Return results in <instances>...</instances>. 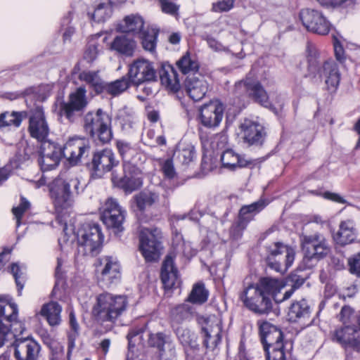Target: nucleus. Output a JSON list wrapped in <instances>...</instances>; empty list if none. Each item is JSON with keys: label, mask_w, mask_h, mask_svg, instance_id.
Listing matches in <instances>:
<instances>
[{"label": "nucleus", "mask_w": 360, "mask_h": 360, "mask_svg": "<svg viewBox=\"0 0 360 360\" xmlns=\"http://www.w3.org/2000/svg\"><path fill=\"white\" fill-rule=\"evenodd\" d=\"M257 324L266 359L286 360L292 345L288 349L289 343L284 340L283 331L268 321H258Z\"/></svg>", "instance_id": "obj_1"}, {"label": "nucleus", "mask_w": 360, "mask_h": 360, "mask_svg": "<svg viewBox=\"0 0 360 360\" xmlns=\"http://www.w3.org/2000/svg\"><path fill=\"white\" fill-rule=\"evenodd\" d=\"M307 52L309 76L312 78H324L328 90L330 92L335 91L340 81V73L337 63L333 60H328L321 65L318 60V51L311 44L307 45Z\"/></svg>", "instance_id": "obj_2"}, {"label": "nucleus", "mask_w": 360, "mask_h": 360, "mask_svg": "<svg viewBox=\"0 0 360 360\" xmlns=\"http://www.w3.org/2000/svg\"><path fill=\"white\" fill-rule=\"evenodd\" d=\"M80 181L66 173L60 174L49 184L51 198L56 209L70 207L79 191Z\"/></svg>", "instance_id": "obj_3"}, {"label": "nucleus", "mask_w": 360, "mask_h": 360, "mask_svg": "<svg viewBox=\"0 0 360 360\" xmlns=\"http://www.w3.org/2000/svg\"><path fill=\"white\" fill-rule=\"evenodd\" d=\"M127 298L109 292L99 294L92 309V316L101 322L114 323L127 309Z\"/></svg>", "instance_id": "obj_4"}, {"label": "nucleus", "mask_w": 360, "mask_h": 360, "mask_svg": "<svg viewBox=\"0 0 360 360\" xmlns=\"http://www.w3.org/2000/svg\"><path fill=\"white\" fill-rule=\"evenodd\" d=\"M238 298L247 309L257 315L267 314L273 308L271 297L264 295L255 283L248 281V278L243 281Z\"/></svg>", "instance_id": "obj_5"}, {"label": "nucleus", "mask_w": 360, "mask_h": 360, "mask_svg": "<svg viewBox=\"0 0 360 360\" xmlns=\"http://www.w3.org/2000/svg\"><path fill=\"white\" fill-rule=\"evenodd\" d=\"M83 127L88 135L97 138L102 143L110 142L112 138L111 117L101 108L84 115Z\"/></svg>", "instance_id": "obj_6"}, {"label": "nucleus", "mask_w": 360, "mask_h": 360, "mask_svg": "<svg viewBox=\"0 0 360 360\" xmlns=\"http://www.w3.org/2000/svg\"><path fill=\"white\" fill-rule=\"evenodd\" d=\"M77 243L84 255L97 254L104 239L101 226L96 222L83 224L77 232Z\"/></svg>", "instance_id": "obj_7"}, {"label": "nucleus", "mask_w": 360, "mask_h": 360, "mask_svg": "<svg viewBox=\"0 0 360 360\" xmlns=\"http://www.w3.org/2000/svg\"><path fill=\"white\" fill-rule=\"evenodd\" d=\"M301 242L304 262H318L327 257L331 250L328 240L319 233L303 236Z\"/></svg>", "instance_id": "obj_8"}, {"label": "nucleus", "mask_w": 360, "mask_h": 360, "mask_svg": "<svg viewBox=\"0 0 360 360\" xmlns=\"http://www.w3.org/2000/svg\"><path fill=\"white\" fill-rule=\"evenodd\" d=\"M332 340L344 348L345 360H353L360 355V328L356 326H347L337 328L333 332Z\"/></svg>", "instance_id": "obj_9"}, {"label": "nucleus", "mask_w": 360, "mask_h": 360, "mask_svg": "<svg viewBox=\"0 0 360 360\" xmlns=\"http://www.w3.org/2000/svg\"><path fill=\"white\" fill-rule=\"evenodd\" d=\"M266 258L268 266L276 272L283 274L291 266L295 259V250L291 247L277 242L269 247Z\"/></svg>", "instance_id": "obj_10"}, {"label": "nucleus", "mask_w": 360, "mask_h": 360, "mask_svg": "<svg viewBox=\"0 0 360 360\" xmlns=\"http://www.w3.org/2000/svg\"><path fill=\"white\" fill-rule=\"evenodd\" d=\"M162 232L158 228H143L140 233V250L147 262L157 261L162 248Z\"/></svg>", "instance_id": "obj_11"}, {"label": "nucleus", "mask_w": 360, "mask_h": 360, "mask_svg": "<svg viewBox=\"0 0 360 360\" xmlns=\"http://www.w3.org/2000/svg\"><path fill=\"white\" fill-rule=\"evenodd\" d=\"M266 205L265 200H259L252 204L242 206L236 221L230 229L231 237L234 240L239 239L248 224L255 219V216L263 210Z\"/></svg>", "instance_id": "obj_12"}, {"label": "nucleus", "mask_w": 360, "mask_h": 360, "mask_svg": "<svg viewBox=\"0 0 360 360\" xmlns=\"http://www.w3.org/2000/svg\"><path fill=\"white\" fill-rule=\"evenodd\" d=\"M127 76L136 86L155 82L158 77L153 63L143 58L136 59L129 65Z\"/></svg>", "instance_id": "obj_13"}, {"label": "nucleus", "mask_w": 360, "mask_h": 360, "mask_svg": "<svg viewBox=\"0 0 360 360\" xmlns=\"http://www.w3.org/2000/svg\"><path fill=\"white\" fill-rule=\"evenodd\" d=\"M123 172L122 177L112 174V182L115 186L122 189L126 193H131L142 186V173L136 165L131 162L123 163Z\"/></svg>", "instance_id": "obj_14"}, {"label": "nucleus", "mask_w": 360, "mask_h": 360, "mask_svg": "<svg viewBox=\"0 0 360 360\" xmlns=\"http://www.w3.org/2000/svg\"><path fill=\"white\" fill-rule=\"evenodd\" d=\"M88 105L86 90L84 86H79L68 96V101H62L59 106V115L73 122L76 113L83 111Z\"/></svg>", "instance_id": "obj_15"}, {"label": "nucleus", "mask_w": 360, "mask_h": 360, "mask_svg": "<svg viewBox=\"0 0 360 360\" xmlns=\"http://www.w3.org/2000/svg\"><path fill=\"white\" fill-rule=\"evenodd\" d=\"M119 164V160L115 158L112 150L109 148L94 153L91 162L87 164V167L94 178H100L105 173L112 170V169Z\"/></svg>", "instance_id": "obj_16"}, {"label": "nucleus", "mask_w": 360, "mask_h": 360, "mask_svg": "<svg viewBox=\"0 0 360 360\" xmlns=\"http://www.w3.org/2000/svg\"><path fill=\"white\" fill-rule=\"evenodd\" d=\"M300 18L307 31L326 35L330 32L331 24L323 14L315 9L306 8L300 13Z\"/></svg>", "instance_id": "obj_17"}, {"label": "nucleus", "mask_w": 360, "mask_h": 360, "mask_svg": "<svg viewBox=\"0 0 360 360\" xmlns=\"http://www.w3.org/2000/svg\"><path fill=\"white\" fill-rule=\"evenodd\" d=\"M97 271L99 273L98 283L102 287L108 288L112 284L117 283L121 277L120 264L117 259L112 256L100 258Z\"/></svg>", "instance_id": "obj_18"}, {"label": "nucleus", "mask_w": 360, "mask_h": 360, "mask_svg": "<svg viewBox=\"0 0 360 360\" xmlns=\"http://www.w3.org/2000/svg\"><path fill=\"white\" fill-rule=\"evenodd\" d=\"M101 217L105 226L112 229L115 233L123 231L125 211L115 200L108 199L106 201Z\"/></svg>", "instance_id": "obj_19"}, {"label": "nucleus", "mask_w": 360, "mask_h": 360, "mask_svg": "<svg viewBox=\"0 0 360 360\" xmlns=\"http://www.w3.org/2000/svg\"><path fill=\"white\" fill-rule=\"evenodd\" d=\"M224 111V106L218 100H213L202 105L200 109V123L209 129L217 127L223 119Z\"/></svg>", "instance_id": "obj_20"}, {"label": "nucleus", "mask_w": 360, "mask_h": 360, "mask_svg": "<svg viewBox=\"0 0 360 360\" xmlns=\"http://www.w3.org/2000/svg\"><path fill=\"white\" fill-rule=\"evenodd\" d=\"M28 131L31 137L38 141L47 139L50 129L41 107L37 106L31 112L29 117Z\"/></svg>", "instance_id": "obj_21"}, {"label": "nucleus", "mask_w": 360, "mask_h": 360, "mask_svg": "<svg viewBox=\"0 0 360 360\" xmlns=\"http://www.w3.org/2000/svg\"><path fill=\"white\" fill-rule=\"evenodd\" d=\"M243 89L246 90L249 96L255 102L265 108L271 107L268 94L259 81L248 77L244 81H240L236 84V93Z\"/></svg>", "instance_id": "obj_22"}, {"label": "nucleus", "mask_w": 360, "mask_h": 360, "mask_svg": "<svg viewBox=\"0 0 360 360\" xmlns=\"http://www.w3.org/2000/svg\"><path fill=\"white\" fill-rule=\"evenodd\" d=\"M89 150V146L85 139L78 137L72 138L62 148L63 157L67 158L71 165H75L86 153H88Z\"/></svg>", "instance_id": "obj_23"}, {"label": "nucleus", "mask_w": 360, "mask_h": 360, "mask_svg": "<svg viewBox=\"0 0 360 360\" xmlns=\"http://www.w3.org/2000/svg\"><path fill=\"white\" fill-rule=\"evenodd\" d=\"M184 85L186 93L194 101L202 100L208 91L207 81L202 75L199 74L186 76Z\"/></svg>", "instance_id": "obj_24"}, {"label": "nucleus", "mask_w": 360, "mask_h": 360, "mask_svg": "<svg viewBox=\"0 0 360 360\" xmlns=\"http://www.w3.org/2000/svg\"><path fill=\"white\" fill-rule=\"evenodd\" d=\"M14 347V356L16 360H37L40 352V345L29 338L17 340Z\"/></svg>", "instance_id": "obj_25"}, {"label": "nucleus", "mask_w": 360, "mask_h": 360, "mask_svg": "<svg viewBox=\"0 0 360 360\" xmlns=\"http://www.w3.org/2000/svg\"><path fill=\"white\" fill-rule=\"evenodd\" d=\"M161 281L166 289L178 287L180 279L177 268L174 266V257L168 255L163 261L161 268Z\"/></svg>", "instance_id": "obj_26"}, {"label": "nucleus", "mask_w": 360, "mask_h": 360, "mask_svg": "<svg viewBox=\"0 0 360 360\" xmlns=\"http://www.w3.org/2000/svg\"><path fill=\"white\" fill-rule=\"evenodd\" d=\"M245 142L249 145H259L264 141V127L257 122L245 120L240 125Z\"/></svg>", "instance_id": "obj_27"}, {"label": "nucleus", "mask_w": 360, "mask_h": 360, "mask_svg": "<svg viewBox=\"0 0 360 360\" xmlns=\"http://www.w3.org/2000/svg\"><path fill=\"white\" fill-rule=\"evenodd\" d=\"M176 335L184 348L187 356L193 358L199 351V345L197 342V335L187 328L179 326L175 329Z\"/></svg>", "instance_id": "obj_28"}, {"label": "nucleus", "mask_w": 360, "mask_h": 360, "mask_svg": "<svg viewBox=\"0 0 360 360\" xmlns=\"http://www.w3.org/2000/svg\"><path fill=\"white\" fill-rule=\"evenodd\" d=\"M310 307L305 300L293 302L289 308L288 316L290 322L300 323L304 326L311 324Z\"/></svg>", "instance_id": "obj_29"}, {"label": "nucleus", "mask_w": 360, "mask_h": 360, "mask_svg": "<svg viewBox=\"0 0 360 360\" xmlns=\"http://www.w3.org/2000/svg\"><path fill=\"white\" fill-rule=\"evenodd\" d=\"M161 84L169 91L178 92L181 82L176 69L169 64H162L159 72Z\"/></svg>", "instance_id": "obj_30"}, {"label": "nucleus", "mask_w": 360, "mask_h": 360, "mask_svg": "<svg viewBox=\"0 0 360 360\" xmlns=\"http://www.w3.org/2000/svg\"><path fill=\"white\" fill-rule=\"evenodd\" d=\"M221 161L222 166L229 170H234L238 167H252L258 162L257 160H245L231 149L226 150L221 154Z\"/></svg>", "instance_id": "obj_31"}, {"label": "nucleus", "mask_w": 360, "mask_h": 360, "mask_svg": "<svg viewBox=\"0 0 360 360\" xmlns=\"http://www.w3.org/2000/svg\"><path fill=\"white\" fill-rule=\"evenodd\" d=\"M356 229L353 220L347 219L340 222L339 229L333 234L335 242L342 246L353 243L356 238Z\"/></svg>", "instance_id": "obj_32"}, {"label": "nucleus", "mask_w": 360, "mask_h": 360, "mask_svg": "<svg viewBox=\"0 0 360 360\" xmlns=\"http://www.w3.org/2000/svg\"><path fill=\"white\" fill-rule=\"evenodd\" d=\"M18 307L15 303L10 302L4 297L0 296V319L11 323V327L19 325L20 328H15L16 332L23 330L22 323L18 320Z\"/></svg>", "instance_id": "obj_33"}, {"label": "nucleus", "mask_w": 360, "mask_h": 360, "mask_svg": "<svg viewBox=\"0 0 360 360\" xmlns=\"http://www.w3.org/2000/svg\"><path fill=\"white\" fill-rule=\"evenodd\" d=\"M136 47V41L124 35L117 36L111 43L110 49L121 55L131 57Z\"/></svg>", "instance_id": "obj_34"}, {"label": "nucleus", "mask_w": 360, "mask_h": 360, "mask_svg": "<svg viewBox=\"0 0 360 360\" xmlns=\"http://www.w3.org/2000/svg\"><path fill=\"white\" fill-rule=\"evenodd\" d=\"M159 194L155 191L144 190L133 197L132 204L137 210L143 212L146 207H151L159 201Z\"/></svg>", "instance_id": "obj_35"}, {"label": "nucleus", "mask_w": 360, "mask_h": 360, "mask_svg": "<svg viewBox=\"0 0 360 360\" xmlns=\"http://www.w3.org/2000/svg\"><path fill=\"white\" fill-rule=\"evenodd\" d=\"M61 311L62 307L58 302H50L42 306L40 314L46 319L48 323L53 327L60 325L61 322Z\"/></svg>", "instance_id": "obj_36"}, {"label": "nucleus", "mask_w": 360, "mask_h": 360, "mask_svg": "<svg viewBox=\"0 0 360 360\" xmlns=\"http://www.w3.org/2000/svg\"><path fill=\"white\" fill-rule=\"evenodd\" d=\"M144 30V20L139 15H131L125 17L119 26V30L123 33L139 34Z\"/></svg>", "instance_id": "obj_37"}, {"label": "nucleus", "mask_w": 360, "mask_h": 360, "mask_svg": "<svg viewBox=\"0 0 360 360\" xmlns=\"http://www.w3.org/2000/svg\"><path fill=\"white\" fill-rule=\"evenodd\" d=\"M78 78L89 84L96 94L104 92L105 82L101 78L98 71H83L79 73Z\"/></svg>", "instance_id": "obj_38"}, {"label": "nucleus", "mask_w": 360, "mask_h": 360, "mask_svg": "<svg viewBox=\"0 0 360 360\" xmlns=\"http://www.w3.org/2000/svg\"><path fill=\"white\" fill-rule=\"evenodd\" d=\"M195 313V308L193 306L188 303H184L176 305L171 309V317L173 321L181 323L191 319Z\"/></svg>", "instance_id": "obj_39"}, {"label": "nucleus", "mask_w": 360, "mask_h": 360, "mask_svg": "<svg viewBox=\"0 0 360 360\" xmlns=\"http://www.w3.org/2000/svg\"><path fill=\"white\" fill-rule=\"evenodd\" d=\"M176 65L184 75H198L199 70V64L195 59L191 58L190 54L186 53L179 60L176 61Z\"/></svg>", "instance_id": "obj_40"}, {"label": "nucleus", "mask_w": 360, "mask_h": 360, "mask_svg": "<svg viewBox=\"0 0 360 360\" xmlns=\"http://www.w3.org/2000/svg\"><path fill=\"white\" fill-rule=\"evenodd\" d=\"M255 285L256 287H259V290L267 297H270V295L280 290L283 287L279 280L269 277L261 278Z\"/></svg>", "instance_id": "obj_41"}, {"label": "nucleus", "mask_w": 360, "mask_h": 360, "mask_svg": "<svg viewBox=\"0 0 360 360\" xmlns=\"http://www.w3.org/2000/svg\"><path fill=\"white\" fill-rule=\"evenodd\" d=\"M131 84L128 77L127 75L123 76L114 82H105L104 92L112 96H117L128 89Z\"/></svg>", "instance_id": "obj_42"}, {"label": "nucleus", "mask_w": 360, "mask_h": 360, "mask_svg": "<svg viewBox=\"0 0 360 360\" xmlns=\"http://www.w3.org/2000/svg\"><path fill=\"white\" fill-rule=\"evenodd\" d=\"M158 30L155 28L148 27L143 30L139 34L143 48L148 51L153 52L155 50Z\"/></svg>", "instance_id": "obj_43"}, {"label": "nucleus", "mask_w": 360, "mask_h": 360, "mask_svg": "<svg viewBox=\"0 0 360 360\" xmlns=\"http://www.w3.org/2000/svg\"><path fill=\"white\" fill-rule=\"evenodd\" d=\"M208 295L209 292L205 289L204 283H197L193 285L186 301L192 304H202L207 300Z\"/></svg>", "instance_id": "obj_44"}, {"label": "nucleus", "mask_w": 360, "mask_h": 360, "mask_svg": "<svg viewBox=\"0 0 360 360\" xmlns=\"http://www.w3.org/2000/svg\"><path fill=\"white\" fill-rule=\"evenodd\" d=\"M69 325L71 328V332L68 333V356L71 354L72 349L75 347V340L79 336V326L75 317L73 310H70L69 313Z\"/></svg>", "instance_id": "obj_45"}, {"label": "nucleus", "mask_w": 360, "mask_h": 360, "mask_svg": "<svg viewBox=\"0 0 360 360\" xmlns=\"http://www.w3.org/2000/svg\"><path fill=\"white\" fill-rule=\"evenodd\" d=\"M26 116V112H6L0 115V127L20 125L22 118Z\"/></svg>", "instance_id": "obj_46"}, {"label": "nucleus", "mask_w": 360, "mask_h": 360, "mask_svg": "<svg viewBox=\"0 0 360 360\" xmlns=\"http://www.w3.org/2000/svg\"><path fill=\"white\" fill-rule=\"evenodd\" d=\"M202 332L205 334L204 345L207 348L210 347V342H211L212 347H216L221 340V326L219 323L212 329L207 328H202Z\"/></svg>", "instance_id": "obj_47"}, {"label": "nucleus", "mask_w": 360, "mask_h": 360, "mask_svg": "<svg viewBox=\"0 0 360 360\" xmlns=\"http://www.w3.org/2000/svg\"><path fill=\"white\" fill-rule=\"evenodd\" d=\"M39 150L40 155L63 157L62 147L54 142H51L47 139L41 141Z\"/></svg>", "instance_id": "obj_48"}, {"label": "nucleus", "mask_w": 360, "mask_h": 360, "mask_svg": "<svg viewBox=\"0 0 360 360\" xmlns=\"http://www.w3.org/2000/svg\"><path fill=\"white\" fill-rule=\"evenodd\" d=\"M148 344L150 347H156L160 352L165 350V344L170 343V338L163 333H149Z\"/></svg>", "instance_id": "obj_49"}, {"label": "nucleus", "mask_w": 360, "mask_h": 360, "mask_svg": "<svg viewBox=\"0 0 360 360\" xmlns=\"http://www.w3.org/2000/svg\"><path fill=\"white\" fill-rule=\"evenodd\" d=\"M112 12V6L110 4L101 3L95 8L91 18L96 22H102L110 17Z\"/></svg>", "instance_id": "obj_50"}, {"label": "nucleus", "mask_w": 360, "mask_h": 360, "mask_svg": "<svg viewBox=\"0 0 360 360\" xmlns=\"http://www.w3.org/2000/svg\"><path fill=\"white\" fill-rule=\"evenodd\" d=\"M144 333L145 329L143 326L130 329L127 336L129 350H131L136 345H143Z\"/></svg>", "instance_id": "obj_51"}, {"label": "nucleus", "mask_w": 360, "mask_h": 360, "mask_svg": "<svg viewBox=\"0 0 360 360\" xmlns=\"http://www.w3.org/2000/svg\"><path fill=\"white\" fill-rule=\"evenodd\" d=\"M116 119L123 129L127 127H131L134 122V112L131 108L124 106L118 110Z\"/></svg>", "instance_id": "obj_52"}, {"label": "nucleus", "mask_w": 360, "mask_h": 360, "mask_svg": "<svg viewBox=\"0 0 360 360\" xmlns=\"http://www.w3.org/2000/svg\"><path fill=\"white\" fill-rule=\"evenodd\" d=\"M116 146L120 156L122 158L124 162H130L129 158L135 153L134 148L129 143L124 141L119 140L116 143Z\"/></svg>", "instance_id": "obj_53"}, {"label": "nucleus", "mask_w": 360, "mask_h": 360, "mask_svg": "<svg viewBox=\"0 0 360 360\" xmlns=\"http://www.w3.org/2000/svg\"><path fill=\"white\" fill-rule=\"evenodd\" d=\"M62 158L63 157H58L56 155L55 156L40 155L38 161L41 169L44 171H47L56 168L58 165Z\"/></svg>", "instance_id": "obj_54"}, {"label": "nucleus", "mask_w": 360, "mask_h": 360, "mask_svg": "<svg viewBox=\"0 0 360 360\" xmlns=\"http://www.w3.org/2000/svg\"><path fill=\"white\" fill-rule=\"evenodd\" d=\"M160 165L161 167V171L166 178L172 179L176 176V172L174 168L172 158L160 160Z\"/></svg>", "instance_id": "obj_55"}, {"label": "nucleus", "mask_w": 360, "mask_h": 360, "mask_svg": "<svg viewBox=\"0 0 360 360\" xmlns=\"http://www.w3.org/2000/svg\"><path fill=\"white\" fill-rule=\"evenodd\" d=\"M51 350V360H67L70 359V357L68 356V354L65 355L64 347L60 343H53L52 344ZM70 356V355L69 356Z\"/></svg>", "instance_id": "obj_56"}, {"label": "nucleus", "mask_w": 360, "mask_h": 360, "mask_svg": "<svg viewBox=\"0 0 360 360\" xmlns=\"http://www.w3.org/2000/svg\"><path fill=\"white\" fill-rule=\"evenodd\" d=\"M195 149L193 146H189L177 152V158L182 164H188L191 162L195 156Z\"/></svg>", "instance_id": "obj_57"}, {"label": "nucleus", "mask_w": 360, "mask_h": 360, "mask_svg": "<svg viewBox=\"0 0 360 360\" xmlns=\"http://www.w3.org/2000/svg\"><path fill=\"white\" fill-rule=\"evenodd\" d=\"M161 11L171 15H175L178 14L179 6L169 0H157Z\"/></svg>", "instance_id": "obj_58"}, {"label": "nucleus", "mask_w": 360, "mask_h": 360, "mask_svg": "<svg viewBox=\"0 0 360 360\" xmlns=\"http://www.w3.org/2000/svg\"><path fill=\"white\" fill-rule=\"evenodd\" d=\"M11 272L13 274L18 288V295H21L24 286V279L21 276L22 273L17 264H13L11 266Z\"/></svg>", "instance_id": "obj_59"}, {"label": "nucleus", "mask_w": 360, "mask_h": 360, "mask_svg": "<svg viewBox=\"0 0 360 360\" xmlns=\"http://www.w3.org/2000/svg\"><path fill=\"white\" fill-rule=\"evenodd\" d=\"M30 202L26 200L24 198H22L20 204L16 207H13L12 210L13 214L16 218L17 226H19L20 224V219L23 216L25 211L29 208Z\"/></svg>", "instance_id": "obj_60"}, {"label": "nucleus", "mask_w": 360, "mask_h": 360, "mask_svg": "<svg viewBox=\"0 0 360 360\" xmlns=\"http://www.w3.org/2000/svg\"><path fill=\"white\" fill-rule=\"evenodd\" d=\"M234 4V0H221L212 4V11L214 12H226L231 10Z\"/></svg>", "instance_id": "obj_61"}, {"label": "nucleus", "mask_w": 360, "mask_h": 360, "mask_svg": "<svg viewBox=\"0 0 360 360\" xmlns=\"http://www.w3.org/2000/svg\"><path fill=\"white\" fill-rule=\"evenodd\" d=\"M97 56H98L97 46L95 44H91L86 49L84 54V58L89 63H91L96 60V58H97Z\"/></svg>", "instance_id": "obj_62"}, {"label": "nucleus", "mask_w": 360, "mask_h": 360, "mask_svg": "<svg viewBox=\"0 0 360 360\" xmlns=\"http://www.w3.org/2000/svg\"><path fill=\"white\" fill-rule=\"evenodd\" d=\"M349 265L351 273L360 277V253L349 259Z\"/></svg>", "instance_id": "obj_63"}, {"label": "nucleus", "mask_w": 360, "mask_h": 360, "mask_svg": "<svg viewBox=\"0 0 360 360\" xmlns=\"http://www.w3.org/2000/svg\"><path fill=\"white\" fill-rule=\"evenodd\" d=\"M333 46L336 59L342 63L345 59V51L342 44L335 36H333Z\"/></svg>", "instance_id": "obj_64"}]
</instances>
